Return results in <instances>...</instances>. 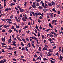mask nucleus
I'll use <instances>...</instances> for the list:
<instances>
[{
    "label": "nucleus",
    "instance_id": "obj_45",
    "mask_svg": "<svg viewBox=\"0 0 63 63\" xmlns=\"http://www.w3.org/2000/svg\"><path fill=\"white\" fill-rule=\"evenodd\" d=\"M28 46H29L30 47H31V45H30V43H28Z\"/></svg>",
    "mask_w": 63,
    "mask_h": 63
},
{
    "label": "nucleus",
    "instance_id": "obj_61",
    "mask_svg": "<svg viewBox=\"0 0 63 63\" xmlns=\"http://www.w3.org/2000/svg\"><path fill=\"white\" fill-rule=\"evenodd\" d=\"M36 1L37 2H39L41 1V0H36Z\"/></svg>",
    "mask_w": 63,
    "mask_h": 63
},
{
    "label": "nucleus",
    "instance_id": "obj_38",
    "mask_svg": "<svg viewBox=\"0 0 63 63\" xmlns=\"http://www.w3.org/2000/svg\"><path fill=\"white\" fill-rule=\"evenodd\" d=\"M49 30H50V29H48L47 30H45V31H47V32H48V31H49Z\"/></svg>",
    "mask_w": 63,
    "mask_h": 63
},
{
    "label": "nucleus",
    "instance_id": "obj_60",
    "mask_svg": "<svg viewBox=\"0 0 63 63\" xmlns=\"http://www.w3.org/2000/svg\"><path fill=\"white\" fill-rule=\"evenodd\" d=\"M21 30H19V33H20V32H21Z\"/></svg>",
    "mask_w": 63,
    "mask_h": 63
},
{
    "label": "nucleus",
    "instance_id": "obj_13",
    "mask_svg": "<svg viewBox=\"0 0 63 63\" xmlns=\"http://www.w3.org/2000/svg\"><path fill=\"white\" fill-rule=\"evenodd\" d=\"M36 27L37 30L38 31H39V28H38V25H37V24L36 25Z\"/></svg>",
    "mask_w": 63,
    "mask_h": 63
},
{
    "label": "nucleus",
    "instance_id": "obj_57",
    "mask_svg": "<svg viewBox=\"0 0 63 63\" xmlns=\"http://www.w3.org/2000/svg\"><path fill=\"white\" fill-rule=\"evenodd\" d=\"M58 13L59 15L60 14V11H59Z\"/></svg>",
    "mask_w": 63,
    "mask_h": 63
},
{
    "label": "nucleus",
    "instance_id": "obj_3",
    "mask_svg": "<svg viewBox=\"0 0 63 63\" xmlns=\"http://www.w3.org/2000/svg\"><path fill=\"white\" fill-rule=\"evenodd\" d=\"M7 61L6 60H4V61L3 60H1L0 61V63H4V62H6Z\"/></svg>",
    "mask_w": 63,
    "mask_h": 63
},
{
    "label": "nucleus",
    "instance_id": "obj_49",
    "mask_svg": "<svg viewBox=\"0 0 63 63\" xmlns=\"http://www.w3.org/2000/svg\"><path fill=\"white\" fill-rule=\"evenodd\" d=\"M26 41H29V39L28 38H26Z\"/></svg>",
    "mask_w": 63,
    "mask_h": 63
},
{
    "label": "nucleus",
    "instance_id": "obj_46",
    "mask_svg": "<svg viewBox=\"0 0 63 63\" xmlns=\"http://www.w3.org/2000/svg\"><path fill=\"white\" fill-rule=\"evenodd\" d=\"M26 4H27V2H25V3L24 4V6H26Z\"/></svg>",
    "mask_w": 63,
    "mask_h": 63
},
{
    "label": "nucleus",
    "instance_id": "obj_15",
    "mask_svg": "<svg viewBox=\"0 0 63 63\" xmlns=\"http://www.w3.org/2000/svg\"><path fill=\"white\" fill-rule=\"evenodd\" d=\"M32 7L34 9L36 8V6L35 5H32Z\"/></svg>",
    "mask_w": 63,
    "mask_h": 63
},
{
    "label": "nucleus",
    "instance_id": "obj_22",
    "mask_svg": "<svg viewBox=\"0 0 63 63\" xmlns=\"http://www.w3.org/2000/svg\"><path fill=\"white\" fill-rule=\"evenodd\" d=\"M2 41H4V42H5V37L4 38H2Z\"/></svg>",
    "mask_w": 63,
    "mask_h": 63
},
{
    "label": "nucleus",
    "instance_id": "obj_31",
    "mask_svg": "<svg viewBox=\"0 0 63 63\" xmlns=\"http://www.w3.org/2000/svg\"><path fill=\"white\" fill-rule=\"evenodd\" d=\"M19 26H18L17 25H16V28H19Z\"/></svg>",
    "mask_w": 63,
    "mask_h": 63
},
{
    "label": "nucleus",
    "instance_id": "obj_56",
    "mask_svg": "<svg viewBox=\"0 0 63 63\" xmlns=\"http://www.w3.org/2000/svg\"><path fill=\"white\" fill-rule=\"evenodd\" d=\"M15 18L16 20V21H17L18 20V19H17V17H15Z\"/></svg>",
    "mask_w": 63,
    "mask_h": 63
},
{
    "label": "nucleus",
    "instance_id": "obj_16",
    "mask_svg": "<svg viewBox=\"0 0 63 63\" xmlns=\"http://www.w3.org/2000/svg\"><path fill=\"white\" fill-rule=\"evenodd\" d=\"M51 34H53V35H56V33H55V32H51Z\"/></svg>",
    "mask_w": 63,
    "mask_h": 63
},
{
    "label": "nucleus",
    "instance_id": "obj_1",
    "mask_svg": "<svg viewBox=\"0 0 63 63\" xmlns=\"http://www.w3.org/2000/svg\"><path fill=\"white\" fill-rule=\"evenodd\" d=\"M47 56H51L52 55V54L50 52H48V53L47 54Z\"/></svg>",
    "mask_w": 63,
    "mask_h": 63
},
{
    "label": "nucleus",
    "instance_id": "obj_51",
    "mask_svg": "<svg viewBox=\"0 0 63 63\" xmlns=\"http://www.w3.org/2000/svg\"><path fill=\"white\" fill-rule=\"evenodd\" d=\"M33 5H36V3L35 2H34L33 3Z\"/></svg>",
    "mask_w": 63,
    "mask_h": 63
},
{
    "label": "nucleus",
    "instance_id": "obj_53",
    "mask_svg": "<svg viewBox=\"0 0 63 63\" xmlns=\"http://www.w3.org/2000/svg\"><path fill=\"white\" fill-rule=\"evenodd\" d=\"M34 31H35V33H37V30H36V29H35V30H34Z\"/></svg>",
    "mask_w": 63,
    "mask_h": 63
},
{
    "label": "nucleus",
    "instance_id": "obj_20",
    "mask_svg": "<svg viewBox=\"0 0 63 63\" xmlns=\"http://www.w3.org/2000/svg\"><path fill=\"white\" fill-rule=\"evenodd\" d=\"M48 5L50 7H51L52 6V4L50 3H48Z\"/></svg>",
    "mask_w": 63,
    "mask_h": 63
},
{
    "label": "nucleus",
    "instance_id": "obj_58",
    "mask_svg": "<svg viewBox=\"0 0 63 63\" xmlns=\"http://www.w3.org/2000/svg\"><path fill=\"white\" fill-rule=\"evenodd\" d=\"M16 42L15 41H14L12 43V44H16Z\"/></svg>",
    "mask_w": 63,
    "mask_h": 63
},
{
    "label": "nucleus",
    "instance_id": "obj_23",
    "mask_svg": "<svg viewBox=\"0 0 63 63\" xmlns=\"http://www.w3.org/2000/svg\"><path fill=\"white\" fill-rule=\"evenodd\" d=\"M43 11H44V12H46V11H47V9L46 8L44 9Z\"/></svg>",
    "mask_w": 63,
    "mask_h": 63
},
{
    "label": "nucleus",
    "instance_id": "obj_17",
    "mask_svg": "<svg viewBox=\"0 0 63 63\" xmlns=\"http://www.w3.org/2000/svg\"><path fill=\"white\" fill-rule=\"evenodd\" d=\"M47 48H46V47H44L43 48V50H47Z\"/></svg>",
    "mask_w": 63,
    "mask_h": 63
},
{
    "label": "nucleus",
    "instance_id": "obj_34",
    "mask_svg": "<svg viewBox=\"0 0 63 63\" xmlns=\"http://www.w3.org/2000/svg\"><path fill=\"white\" fill-rule=\"evenodd\" d=\"M42 39H44L45 38V37L44 36V35H42Z\"/></svg>",
    "mask_w": 63,
    "mask_h": 63
},
{
    "label": "nucleus",
    "instance_id": "obj_6",
    "mask_svg": "<svg viewBox=\"0 0 63 63\" xmlns=\"http://www.w3.org/2000/svg\"><path fill=\"white\" fill-rule=\"evenodd\" d=\"M30 12L31 13H32L33 16H35V13H34V12L32 11H31Z\"/></svg>",
    "mask_w": 63,
    "mask_h": 63
},
{
    "label": "nucleus",
    "instance_id": "obj_59",
    "mask_svg": "<svg viewBox=\"0 0 63 63\" xmlns=\"http://www.w3.org/2000/svg\"><path fill=\"white\" fill-rule=\"evenodd\" d=\"M56 55L57 56L59 57V55H58V52L56 53Z\"/></svg>",
    "mask_w": 63,
    "mask_h": 63
},
{
    "label": "nucleus",
    "instance_id": "obj_8",
    "mask_svg": "<svg viewBox=\"0 0 63 63\" xmlns=\"http://www.w3.org/2000/svg\"><path fill=\"white\" fill-rule=\"evenodd\" d=\"M51 3L52 5H53V6H55V3H54V2L52 1L51 2Z\"/></svg>",
    "mask_w": 63,
    "mask_h": 63
},
{
    "label": "nucleus",
    "instance_id": "obj_12",
    "mask_svg": "<svg viewBox=\"0 0 63 63\" xmlns=\"http://www.w3.org/2000/svg\"><path fill=\"white\" fill-rule=\"evenodd\" d=\"M35 6H36V7H39V6H40V4L38 3H36L35 4Z\"/></svg>",
    "mask_w": 63,
    "mask_h": 63
},
{
    "label": "nucleus",
    "instance_id": "obj_43",
    "mask_svg": "<svg viewBox=\"0 0 63 63\" xmlns=\"http://www.w3.org/2000/svg\"><path fill=\"white\" fill-rule=\"evenodd\" d=\"M34 39H35V40H36L37 39H38L37 38L35 37H34Z\"/></svg>",
    "mask_w": 63,
    "mask_h": 63
},
{
    "label": "nucleus",
    "instance_id": "obj_40",
    "mask_svg": "<svg viewBox=\"0 0 63 63\" xmlns=\"http://www.w3.org/2000/svg\"><path fill=\"white\" fill-rule=\"evenodd\" d=\"M30 32V31H29V30L27 32V34H28V33H29V32Z\"/></svg>",
    "mask_w": 63,
    "mask_h": 63
},
{
    "label": "nucleus",
    "instance_id": "obj_5",
    "mask_svg": "<svg viewBox=\"0 0 63 63\" xmlns=\"http://www.w3.org/2000/svg\"><path fill=\"white\" fill-rule=\"evenodd\" d=\"M49 15L51 17H52L53 16V13H50L49 14Z\"/></svg>",
    "mask_w": 63,
    "mask_h": 63
},
{
    "label": "nucleus",
    "instance_id": "obj_42",
    "mask_svg": "<svg viewBox=\"0 0 63 63\" xmlns=\"http://www.w3.org/2000/svg\"><path fill=\"white\" fill-rule=\"evenodd\" d=\"M47 17L48 18H50V16H49V15H47Z\"/></svg>",
    "mask_w": 63,
    "mask_h": 63
},
{
    "label": "nucleus",
    "instance_id": "obj_11",
    "mask_svg": "<svg viewBox=\"0 0 63 63\" xmlns=\"http://www.w3.org/2000/svg\"><path fill=\"white\" fill-rule=\"evenodd\" d=\"M6 21H7V20H8V21L9 22H10V21H12V19H8L6 20Z\"/></svg>",
    "mask_w": 63,
    "mask_h": 63
},
{
    "label": "nucleus",
    "instance_id": "obj_4",
    "mask_svg": "<svg viewBox=\"0 0 63 63\" xmlns=\"http://www.w3.org/2000/svg\"><path fill=\"white\" fill-rule=\"evenodd\" d=\"M49 37H50V38H52V37H53V35H52L51 33H50L49 35Z\"/></svg>",
    "mask_w": 63,
    "mask_h": 63
},
{
    "label": "nucleus",
    "instance_id": "obj_14",
    "mask_svg": "<svg viewBox=\"0 0 63 63\" xmlns=\"http://www.w3.org/2000/svg\"><path fill=\"white\" fill-rule=\"evenodd\" d=\"M44 46L45 47H46V48L47 47H48V46L47 45V44H46L45 43L44 44Z\"/></svg>",
    "mask_w": 63,
    "mask_h": 63
},
{
    "label": "nucleus",
    "instance_id": "obj_10",
    "mask_svg": "<svg viewBox=\"0 0 63 63\" xmlns=\"http://www.w3.org/2000/svg\"><path fill=\"white\" fill-rule=\"evenodd\" d=\"M49 26H50L51 27V28H52L53 26H52V25H51V24L50 23H49Z\"/></svg>",
    "mask_w": 63,
    "mask_h": 63
},
{
    "label": "nucleus",
    "instance_id": "obj_64",
    "mask_svg": "<svg viewBox=\"0 0 63 63\" xmlns=\"http://www.w3.org/2000/svg\"><path fill=\"white\" fill-rule=\"evenodd\" d=\"M13 3H12L11 4H10V6H11V7H13Z\"/></svg>",
    "mask_w": 63,
    "mask_h": 63
},
{
    "label": "nucleus",
    "instance_id": "obj_47",
    "mask_svg": "<svg viewBox=\"0 0 63 63\" xmlns=\"http://www.w3.org/2000/svg\"><path fill=\"white\" fill-rule=\"evenodd\" d=\"M48 40L49 41H52V39H51V38H49L48 39Z\"/></svg>",
    "mask_w": 63,
    "mask_h": 63
},
{
    "label": "nucleus",
    "instance_id": "obj_37",
    "mask_svg": "<svg viewBox=\"0 0 63 63\" xmlns=\"http://www.w3.org/2000/svg\"><path fill=\"white\" fill-rule=\"evenodd\" d=\"M5 11H8V8H6L5 10Z\"/></svg>",
    "mask_w": 63,
    "mask_h": 63
},
{
    "label": "nucleus",
    "instance_id": "obj_19",
    "mask_svg": "<svg viewBox=\"0 0 63 63\" xmlns=\"http://www.w3.org/2000/svg\"><path fill=\"white\" fill-rule=\"evenodd\" d=\"M8 32H9L10 33H11L12 32V30L10 29L8 31Z\"/></svg>",
    "mask_w": 63,
    "mask_h": 63
},
{
    "label": "nucleus",
    "instance_id": "obj_27",
    "mask_svg": "<svg viewBox=\"0 0 63 63\" xmlns=\"http://www.w3.org/2000/svg\"><path fill=\"white\" fill-rule=\"evenodd\" d=\"M10 26V25H8L7 26L6 25V26L5 27V28H7V27H9Z\"/></svg>",
    "mask_w": 63,
    "mask_h": 63
},
{
    "label": "nucleus",
    "instance_id": "obj_41",
    "mask_svg": "<svg viewBox=\"0 0 63 63\" xmlns=\"http://www.w3.org/2000/svg\"><path fill=\"white\" fill-rule=\"evenodd\" d=\"M2 47H5V48H7V47L6 46H4V45H2Z\"/></svg>",
    "mask_w": 63,
    "mask_h": 63
},
{
    "label": "nucleus",
    "instance_id": "obj_52",
    "mask_svg": "<svg viewBox=\"0 0 63 63\" xmlns=\"http://www.w3.org/2000/svg\"><path fill=\"white\" fill-rule=\"evenodd\" d=\"M20 17H22V14H20Z\"/></svg>",
    "mask_w": 63,
    "mask_h": 63
},
{
    "label": "nucleus",
    "instance_id": "obj_25",
    "mask_svg": "<svg viewBox=\"0 0 63 63\" xmlns=\"http://www.w3.org/2000/svg\"><path fill=\"white\" fill-rule=\"evenodd\" d=\"M8 49H9V50H13L14 49L12 48H8Z\"/></svg>",
    "mask_w": 63,
    "mask_h": 63
},
{
    "label": "nucleus",
    "instance_id": "obj_21",
    "mask_svg": "<svg viewBox=\"0 0 63 63\" xmlns=\"http://www.w3.org/2000/svg\"><path fill=\"white\" fill-rule=\"evenodd\" d=\"M38 9H42L41 6H39L38 7Z\"/></svg>",
    "mask_w": 63,
    "mask_h": 63
},
{
    "label": "nucleus",
    "instance_id": "obj_62",
    "mask_svg": "<svg viewBox=\"0 0 63 63\" xmlns=\"http://www.w3.org/2000/svg\"><path fill=\"white\" fill-rule=\"evenodd\" d=\"M61 30H63V28L62 27H61Z\"/></svg>",
    "mask_w": 63,
    "mask_h": 63
},
{
    "label": "nucleus",
    "instance_id": "obj_32",
    "mask_svg": "<svg viewBox=\"0 0 63 63\" xmlns=\"http://www.w3.org/2000/svg\"><path fill=\"white\" fill-rule=\"evenodd\" d=\"M35 16H36L38 15V14L37 12H36L35 13Z\"/></svg>",
    "mask_w": 63,
    "mask_h": 63
},
{
    "label": "nucleus",
    "instance_id": "obj_35",
    "mask_svg": "<svg viewBox=\"0 0 63 63\" xmlns=\"http://www.w3.org/2000/svg\"><path fill=\"white\" fill-rule=\"evenodd\" d=\"M39 47V51H41V47Z\"/></svg>",
    "mask_w": 63,
    "mask_h": 63
},
{
    "label": "nucleus",
    "instance_id": "obj_36",
    "mask_svg": "<svg viewBox=\"0 0 63 63\" xmlns=\"http://www.w3.org/2000/svg\"><path fill=\"white\" fill-rule=\"evenodd\" d=\"M43 60H44V61L47 60V59H46V58H43Z\"/></svg>",
    "mask_w": 63,
    "mask_h": 63
},
{
    "label": "nucleus",
    "instance_id": "obj_2",
    "mask_svg": "<svg viewBox=\"0 0 63 63\" xmlns=\"http://www.w3.org/2000/svg\"><path fill=\"white\" fill-rule=\"evenodd\" d=\"M27 20V18H26L25 17H23L22 18V20H23V21H26V20Z\"/></svg>",
    "mask_w": 63,
    "mask_h": 63
},
{
    "label": "nucleus",
    "instance_id": "obj_18",
    "mask_svg": "<svg viewBox=\"0 0 63 63\" xmlns=\"http://www.w3.org/2000/svg\"><path fill=\"white\" fill-rule=\"evenodd\" d=\"M52 11H54L55 12H56V10H55V8H53V9H52Z\"/></svg>",
    "mask_w": 63,
    "mask_h": 63
},
{
    "label": "nucleus",
    "instance_id": "obj_29",
    "mask_svg": "<svg viewBox=\"0 0 63 63\" xmlns=\"http://www.w3.org/2000/svg\"><path fill=\"white\" fill-rule=\"evenodd\" d=\"M49 52H52V51L51 50V49H49V50H48Z\"/></svg>",
    "mask_w": 63,
    "mask_h": 63
},
{
    "label": "nucleus",
    "instance_id": "obj_50",
    "mask_svg": "<svg viewBox=\"0 0 63 63\" xmlns=\"http://www.w3.org/2000/svg\"><path fill=\"white\" fill-rule=\"evenodd\" d=\"M38 14L39 16H40L41 15V13L40 12L38 13Z\"/></svg>",
    "mask_w": 63,
    "mask_h": 63
},
{
    "label": "nucleus",
    "instance_id": "obj_33",
    "mask_svg": "<svg viewBox=\"0 0 63 63\" xmlns=\"http://www.w3.org/2000/svg\"><path fill=\"white\" fill-rule=\"evenodd\" d=\"M22 40L23 41V42H25V39H24L23 38L22 39Z\"/></svg>",
    "mask_w": 63,
    "mask_h": 63
},
{
    "label": "nucleus",
    "instance_id": "obj_55",
    "mask_svg": "<svg viewBox=\"0 0 63 63\" xmlns=\"http://www.w3.org/2000/svg\"><path fill=\"white\" fill-rule=\"evenodd\" d=\"M22 50L24 51V50H25V48H24L23 47V48H22Z\"/></svg>",
    "mask_w": 63,
    "mask_h": 63
},
{
    "label": "nucleus",
    "instance_id": "obj_39",
    "mask_svg": "<svg viewBox=\"0 0 63 63\" xmlns=\"http://www.w3.org/2000/svg\"><path fill=\"white\" fill-rule=\"evenodd\" d=\"M50 61L51 63H54V62H53V61H52V60H50Z\"/></svg>",
    "mask_w": 63,
    "mask_h": 63
},
{
    "label": "nucleus",
    "instance_id": "obj_44",
    "mask_svg": "<svg viewBox=\"0 0 63 63\" xmlns=\"http://www.w3.org/2000/svg\"><path fill=\"white\" fill-rule=\"evenodd\" d=\"M30 15L31 16H32L33 15H32V13H30Z\"/></svg>",
    "mask_w": 63,
    "mask_h": 63
},
{
    "label": "nucleus",
    "instance_id": "obj_48",
    "mask_svg": "<svg viewBox=\"0 0 63 63\" xmlns=\"http://www.w3.org/2000/svg\"><path fill=\"white\" fill-rule=\"evenodd\" d=\"M1 20H2V21H4L5 22L6 21V20H5V19H1Z\"/></svg>",
    "mask_w": 63,
    "mask_h": 63
},
{
    "label": "nucleus",
    "instance_id": "obj_28",
    "mask_svg": "<svg viewBox=\"0 0 63 63\" xmlns=\"http://www.w3.org/2000/svg\"><path fill=\"white\" fill-rule=\"evenodd\" d=\"M19 10L20 12H23L24 11V10L23 9H19Z\"/></svg>",
    "mask_w": 63,
    "mask_h": 63
},
{
    "label": "nucleus",
    "instance_id": "obj_54",
    "mask_svg": "<svg viewBox=\"0 0 63 63\" xmlns=\"http://www.w3.org/2000/svg\"><path fill=\"white\" fill-rule=\"evenodd\" d=\"M33 61H36V59H35L34 58H33Z\"/></svg>",
    "mask_w": 63,
    "mask_h": 63
},
{
    "label": "nucleus",
    "instance_id": "obj_24",
    "mask_svg": "<svg viewBox=\"0 0 63 63\" xmlns=\"http://www.w3.org/2000/svg\"><path fill=\"white\" fill-rule=\"evenodd\" d=\"M4 7H5L6 6V2H4Z\"/></svg>",
    "mask_w": 63,
    "mask_h": 63
},
{
    "label": "nucleus",
    "instance_id": "obj_63",
    "mask_svg": "<svg viewBox=\"0 0 63 63\" xmlns=\"http://www.w3.org/2000/svg\"><path fill=\"white\" fill-rule=\"evenodd\" d=\"M42 27H41V25H40V27H39V29H42Z\"/></svg>",
    "mask_w": 63,
    "mask_h": 63
},
{
    "label": "nucleus",
    "instance_id": "obj_30",
    "mask_svg": "<svg viewBox=\"0 0 63 63\" xmlns=\"http://www.w3.org/2000/svg\"><path fill=\"white\" fill-rule=\"evenodd\" d=\"M32 45L33 47L35 48V46L34 44H32Z\"/></svg>",
    "mask_w": 63,
    "mask_h": 63
},
{
    "label": "nucleus",
    "instance_id": "obj_26",
    "mask_svg": "<svg viewBox=\"0 0 63 63\" xmlns=\"http://www.w3.org/2000/svg\"><path fill=\"white\" fill-rule=\"evenodd\" d=\"M38 20L39 23H41V20L39 19H38Z\"/></svg>",
    "mask_w": 63,
    "mask_h": 63
},
{
    "label": "nucleus",
    "instance_id": "obj_9",
    "mask_svg": "<svg viewBox=\"0 0 63 63\" xmlns=\"http://www.w3.org/2000/svg\"><path fill=\"white\" fill-rule=\"evenodd\" d=\"M18 20H17V22H20V21H21V19H20V18H18Z\"/></svg>",
    "mask_w": 63,
    "mask_h": 63
},
{
    "label": "nucleus",
    "instance_id": "obj_7",
    "mask_svg": "<svg viewBox=\"0 0 63 63\" xmlns=\"http://www.w3.org/2000/svg\"><path fill=\"white\" fill-rule=\"evenodd\" d=\"M60 57L59 59H60V60H62V58H63V57L61 55H60Z\"/></svg>",
    "mask_w": 63,
    "mask_h": 63
}]
</instances>
